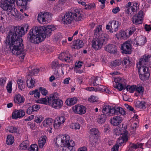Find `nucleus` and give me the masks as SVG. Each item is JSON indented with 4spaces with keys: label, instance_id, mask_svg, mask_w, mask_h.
Wrapping results in <instances>:
<instances>
[{
    "label": "nucleus",
    "instance_id": "61",
    "mask_svg": "<svg viewBox=\"0 0 151 151\" xmlns=\"http://www.w3.org/2000/svg\"><path fill=\"white\" fill-rule=\"evenodd\" d=\"M115 109L114 107L111 106V108L109 109V116H113L115 114Z\"/></svg>",
    "mask_w": 151,
    "mask_h": 151
},
{
    "label": "nucleus",
    "instance_id": "45",
    "mask_svg": "<svg viewBox=\"0 0 151 151\" xmlns=\"http://www.w3.org/2000/svg\"><path fill=\"white\" fill-rule=\"evenodd\" d=\"M7 130L10 133H17V128L13 126H9L8 127Z\"/></svg>",
    "mask_w": 151,
    "mask_h": 151
},
{
    "label": "nucleus",
    "instance_id": "20",
    "mask_svg": "<svg viewBox=\"0 0 151 151\" xmlns=\"http://www.w3.org/2000/svg\"><path fill=\"white\" fill-rule=\"evenodd\" d=\"M12 4L6 0H1L0 2V6L4 10L7 11L11 8Z\"/></svg>",
    "mask_w": 151,
    "mask_h": 151
},
{
    "label": "nucleus",
    "instance_id": "33",
    "mask_svg": "<svg viewBox=\"0 0 151 151\" xmlns=\"http://www.w3.org/2000/svg\"><path fill=\"white\" fill-rule=\"evenodd\" d=\"M17 82L19 89L21 91H23L25 87V82L21 79H19Z\"/></svg>",
    "mask_w": 151,
    "mask_h": 151
},
{
    "label": "nucleus",
    "instance_id": "9",
    "mask_svg": "<svg viewBox=\"0 0 151 151\" xmlns=\"http://www.w3.org/2000/svg\"><path fill=\"white\" fill-rule=\"evenodd\" d=\"M61 20L64 24H71L73 20V13L72 12H68L66 13L63 17H60Z\"/></svg>",
    "mask_w": 151,
    "mask_h": 151
},
{
    "label": "nucleus",
    "instance_id": "4",
    "mask_svg": "<svg viewBox=\"0 0 151 151\" xmlns=\"http://www.w3.org/2000/svg\"><path fill=\"white\" fill-rule=\"evenodd\" d=\"M28 39L32 43L38 44L44 40L45 36L42 35L37 27H33L28 34Z\"/></svg>",
    "mask_w": 151,
    "mask_h": 151
},
{
    "label": "nucleus",
    "instance_id": "24",
    "mask_svg": "<svg viewBox=\"0 0 151 151\" xmlns=\"http://www.w3.org/2000/svg\"><path fill=\"white\" fill-rule=\"evenodd\" d=\"M136 44L139 45H144L147 42L146 38L145 36H140L137 37L135 40Z\"/></svg>",
    "mask_w": 151,
    "mask_h": 151
},
{
    "label": "nucleus",
    "instance_id": "2",
    "mask_svg": "<svg viewBox=\"0 0 151 151\" xmlns=\"http://www.w3.org/2000/svg\"><path fill=\"white\" fill-rule=\"evenodd\" d=\"M101 25H99L95 29L94 35L98 36L94 38L92 41V47L96 50L101 49L108 40V36L106 34L101 33Z\"/></svg>",
    "mask_w": 151,
    "mask_h": 151
},
{
    "label": "nucleus",
    "instance_id": "11",
    "mask_svg": "<svg viewBox=\"0 0 151 151\" xmlns=\"http://www.w3.org/2000/svg\"><path fill=\"white\" fill-rule=\"evenodd\" d=\"M143 16V12L140 11L138 14H135L132 17V20L133 23L136 25L141 23Z\"/></svg>",
    "mask_w": 151,
    "mask_h": 151
},
{
    "label": "nucleus",
    "instance_id": "57",
    "mask_svg": "<svg viewBox=\"0 0 151 151\" xmlns=\"http://www.w3.org/2000/svg\"><path fill=\"white\" fill-rule=\"evenodd\" d=\"M29 151H38L37 145L36 144L32 145L29 148Z\"/></svg>",
    "mask_w": 151,
    "mask_h": 151
},
{
    "label": "nucleus",
    "instance_id": "8",
    "mask_svg": "<svg viewBox=\"0 0 151 151\" xmlns=\"http://www.w3.org/2000/svg\"><path fill=\"white\" fill-rule=\"evenodd\" d=\"M138 71L140 79L143 80L147 78L150 76V74L148 71V68L146 66H137Z\"/></svg>",
    "mask_w": 151,
    "mask_h": 151
},
{
    "label": "nucleus",
    "instance_id": "27",
    "mask_svg": "<svg viewBox=\"0 0 151 151\" xmlns=\"http://www.w3.org/2000/svg\"><path fill=\"white\" fill-rule=\"evenodd\" d=\"M83 43L82 40H77L74 41L73 48L74 49H79L82 48L83 46Z\"/></svg>",
    "mask_w": 151,
    "mask_h": 151
},
{
    "label": "nucleus",
    "instance_id": "52",
    "mask_svg": "<svg viewBox=\"0 0 151 151\" xmlns=\"http://www.w3.org/2000/svg\"><path fill=\"white\" fill-rule=\"evenodd\" d=\"M135 91L140 94H142L144 91V88L141 86H136Z\"/></svg>",
    "mask_w": 151,
    "mask_h": 151
},
{
    "label": "nucleus",
    "instance_id": "64",
    "mask_svg": "<svg viewBox=\"0 0 151 151\" xmlns=\"http://www.w3.org/2000/svg\"><path fill=\"white\" fill-rule=\"evenodd\" d=\"M6 78L5 77L0 78V85L1 86H4L6 83Z\"/></svg>",
    "mask_w": 151,
    "mask_h": 151
},
{
    "label": "nucleus",
    "instance_id": "63",
    "mask_svg": "<svg viewBox=\"0 0 151 151\" xmlns=\"http://www.w3.org/2000/svg\"><path fill=\"white\" fill-rule=\"evenodd\" d=\"M95 7V4L94 3H93L91 4H89L87 5V6L85 8L86 9H93Z\"/></svg>",
    "mask_w": 151,
    "mask_h": 151
},
{
    "label": "nucleus",
    "instance_id": "29",
    "mask_svg": "<svg viewBox=\"0 0 151 151\" xmlns=\"http://www.w3.org/2000/svg\"><path fill=\"white\" fill-rule=\"evenodd\" d=\"M53 123V120L51 118H48L45 120L42 123L43 126L48 127L52 126Z\"/></svg>",
    "mask_w": 151,
    "mask_h": 151
},
{
    "label": "nucleus",
    "instance_id": "21",
    "mask_svg": "<svg viewBox=\"0 0 151 151\" xmlns=\"http://www.w3.org/2000/svg\"><path fill=\"white\" fill-rule=\"evenodd\" d=\"M30 74H28L27 76L26 81L27 85L28 88H32L34 87L35 83V80L33 79L30 76Z\"/></svg>",
    "mask_w": 151,
    "mask_h": 151
},
{
    "label": "nucleus",
    "instance_id": "38",
    "mask_svg": "<svg viewBox=\"0 0 151 151\" xmlns=\"http://www.w3.org/2000/svg\"><path fill=\"white\" fill-rule=\"evenodd\" d=\"M77 101V99L76 97L67 99L66 101L67 104L69 106L73 105L75 104Z\"/></svg>",
    "mask_w": 151,
    "mask_h": 151
},
{
    "label": "nucleus",
    "instance_id": "51",
    "mask_svg": "<svg viewBox=\"0 0 151 151\" xmlns=\"http://www.w3.org/2000/svg\"><path fill=\"white\" fill-rule=\"evenodd\" d=\"M146 104L145 102L144 101H142L136 103V106L138 108L141 109H145L146 107Z\"/></svg>",
    "mask_w": 151,
    "mask_h": 151
},
{
    "label": "nucleus",
    "instance_id": "34",
    "mask_svg": "<svg viewBox=\"0 0 151 151\" xmlns=\"http://www.w3.org/2000/svg\"><path fill=\"white\" fill-rule=\"evenodd\" d=\"M122 64L123 65H125V68H129L132 66L133 63L129 59H125L124 60L122 61Z\"/></svg>",
    "mask_w": 151,
    "mask_h": 151
},
{
    "label": "nucleus",
    "instance_id": "14",
    "mask_svg": "<svg viewBox=\"0 0 151 151\" xmlns=\"http://www.w3.org/2000/svg\"><path fill=\"white\" fill-rule=\"evenodd\" d=\"M58 58L62 61L64 60L67 63H70L72 61V56L69 54L63 52L60 54Z\"/></svg>",
    "mask_w": 151,
    "mask_h": 151
},
{
    "label": "nucleus",
    "instance_id": "12",
    "mask_svg": "<svg viewBox=\"0 0 151 151\" xmlns=\"http://www.w3.org/2000/svg\"><path fill=\"white\" fill-rule=\"evenodd\" d=\"M132 47L130 41H127L122 45L121 49L122 52L125 54H130L132 52Z\"/></svg>",
    "mask_w": 151,
    "mask_h": 151
},
{
    "label": "nucleus",
    "instance_id": "1",
    "mask_svg": "<svg viewBox=\"0 0 151 151\" xmlns=\"http://www.w3.org/2000/svg\"><path fill=\"white\" fill-rule=\"evenodd\" d=\"M8 33V36L6 40V45L9 47L14 55H20L22 59H24L25 55L23 51V40L21 37L27 32L29 26L25 24L22 27L13 26Z\"/></svg>",
    "mask_w": 151,
    "mask_h": 151
},
{
    "label": "nucleus",
    "instance_id": "3",
    "mask_svg": "<svg viewBox=\"0 0 151 151\" xmlns=\"http://www.w3.org/2000/svg\"><path fill=\"white\" fill-rule=\"evenodd\" d=\"M69 136L65 135L63 138L57 137L55 141V146L57 147H63V151H75V144L74 142L69 139Z\"/></svg>",
    "mask_w": 151,
    "mask_h": 151
},
{
    "label": "nucleus",
    "instance_id": "26",
    "mask_svg": "<svg viewBox=\"0 0 151 151\" xmlns=\"http://www.w3.org/2000/svg\"><path fill=\"white\" fill-rule=\"evenodd\" d=\"M51 67L53 69L55 70L54 74L55 75L58 76V69L60 66L58 61L56 60L54 61L52 63Z\"/></svg>",
    "mask_w": 151,
    "mask_h": 151
},
{
    "label": "nucleus",
    "instance_id": "5",
    "mask_svg": "<svg viewBox=\"0 0 151 151\" xmlns=\"http://www.w3.org/2000/svg\"><path fill=\"white\" fill-rule=\"evenodd\" d=\"M37 27H38L41 34L45 35V38L46 37H49L51 34L52 31L55 30L56 29L52 25L47 26L46 27L38 26Z\"/></svg>",
    "mask_w": 151,
    "mask_h": 151
},
{
    "label": "nucleus",
    "instance_id": "35",
    "mask_svg": "<svg viewBox=\"0 0 151 151\" xmlns=\"http://www.w3.org/2000/svg\"><path fill=\"white\" fill-rule=\"evenodd\" d=\"M142 144L140 142L133 143H131L129 145L130 148H131L132 149H135L137 148H140L142 147Z\"/></svg>",
    "mask_w": 151,
    "mask_h": 151
},
{
    "label": "nucleus",
    "instance_id": "23",
    "mask_svg": "<svg viewBox=\"0 0 151 151\" xmlns=\"http://www.w3.org/2000/svg\"><path fill=\"white\" fill-rule=\"evenodd\" d=\"M105 49L108 52L115 54L117 52V48L115 45L111 44L108 45L105 47Z\"/></svg>",
    "mask_w": 151,
    "mask_h": 151
},
{
    "label": "nucleus",
    "instance_id": "56",
    "mask_svg": "<svg viewBox=\"0 0 151 151\" xmlns=\"http://www.w3.org/2000/svg\"><path fill=\"white\" fill-rule=\"evenodd\" d=\"M43 119V118L41 116H36L34 118V120L36 123H40L42 121Z\"/></svg>",
    "mask_w": 151,
    "mask_h": 151
},
{
    "label": "nucleus",
    "instance_id": "22",
    "mask_svg": "<svg viewBox=\"0 0 151 151\" xmlns=\"http://www.w3.org/2000/svg\"><path fill=\"white\" fill-rule=\"evenodd\" d=\"M149 57L148 55H145L143 56L139 60L138 64H137V66H145V65H147L149 60Z\"/></svg>",
    "mask_w": 151,
    "mask_h": 151
},
{
    "label": "nucleus",
    "instance_id": "32",
    "mask_svg": "<svg viewBox=\"0 0 151 151\" xmlns=\"http://www.w3.org/2000/svg\"><path fill=\"white\" fill-rule=\"evenodd\" d=\"M107 116L104 114H101L98 116L97 119L98 123L99 124H101L104 123L106 119Z\"/></svg>",
    "mask_w": 151,
    "mask_h": 151
},
{
    "label": "nucleus",
    "instance_id": "41",
    "mask_svg": "<svg viewBox=\"0 0 151 151\" xmlns=\"http://www.w3.org/2000/svg\"><path fill=\"white\" fill-rule=\"evenodd\" d=\"M29 146V142L27 140L23 141L21 143L19 146L22 150H26Z\"/></svg>",
    "mask_w": 151,
    "mask_h": 151
},
{
    "label": "nucleus",
    "instance_id": "7",
    "mask_svg": "<svg viewBox=\"0 0 151 151\" xmlns=\"http://www.w3.org/2000/svg\"><path fill=\"white\" fill-rule=\"evenodd\" d=\"M126 80L121 77H115L114 81L116 84L114 85V87L121 91L124 89L125 85H127Z\"/></svg>",
    "mask_w": 151,
    "mask_h": 151
},
{
    "label": "nucleus",
    "instance_id": "44",
    "mask_svg": "<svg viewBox=\"0 0 151 151\" xmlns=\"http://www.w3.org/2000/svg\"><path fill=\"white\" fill-rule=\"evenodd\" d=\"M139 9V5L138 4L135 3L133 4L132 6L130 7V11L132 13V12H135L137 10ZM132 15L133 14V13H132Z\"/></svg>",
    "mask_w": 151,
    "mask_h": 151
},
{
    "label": "nucleus",
    "instance_id": "25",
    "mask_svg": "<svg viewBox=\"0 0 151 151\" xmlns=\"http://www.w3.org/2000/svg\"><path fill=\"white\" fill-rule=\"evenodd\" d=\"M109 24H111V28L114 32H116L118 30V28L120 26L121 24L117 21L113 20L110 21Z\"/></svg>",
    "mask_w": 151,
    "mask_h": 151
},
{
    "label": "nucleus",
    "instance_id": "18",
    "mask_svg": "<svg viewBox=\"0 0 151 151\" xmlns=\"http://www.w3.org/2000/svg\"><path fill=\"white\" fill-rule=\"evenodd\" d=\"M123 121L122 118L119 116H114L110 120V123L113 126H117Z\"/></svg>",
    "mask_w": 151,
    "mask_h": 151
},
{
    "label": "nucleus",
    "instance_id": "31",
    "mask_svg": "<svg viewBox=\"0 0 151 151\" xmlns=\"http://www.w3.org/2000/svg\"><path fill=\"white\" fill-rule=\"evenodd\" d=\"M52 99H51L50 96L49 97L47 96L45 97V98L39 99V100H38V102L39 103H41L47 105L48 104L49 105H50V101Z\"/></svg>",
    "mask_w": 151,
    "mask_h": 151
},
{
    "label": "nucleus",
    "instance_id": "17",
    "mask_svg": "<svg viewBox=\"0 0 151 151\" xmlns=\"http://www.w3.org/2000/svg\"><path fill=\"white\" fill-rule=\"evenodd\" d=\"M73 19L76 21H79L81 20L82 19V11L80 10L76 9L72 12Z\"/></svg>",
    "mask_w": 151,
    "mask_h": 151
},
{
    "label": "nucleus",
    "instance_id": "48",
    "mask_svg": "<svg viewBox=\"0 0 151 151\" xmlns=\"http://www.w3.org/2000/svg\"><path fill=\"white\" fill-rule=\"evenodd\" d=\"M132 5V3L131 2H129L127 4L125 7L126 8L125 11L127 14H129L132 15V12L130 11V8Z\"/></svg>",
    "mask_w": 151,
    "mask_h": 151
},
{
    "label": "nucleus",
    "instance_id": "36",
    "mask_svg": "<svg viewBox=\"0 0 151 151\" xmlns=\"http://www.w3.org/2000/svg\"><path fill=\"white\" fill-rule=\"evenodd\" d=\"M111 106L106 105L103 106L102 109V114H104L108 116H109V109L111 108Z\"/></svg>",
    "mask_w": 151,
    "mask_h": 151
},
{
    "label": "nucleus",
    "instance_id": "47",
    "mask_svg": "<svg viewBox=\"0 0 151 151\" xmlns=\"http://www.w3.org/2000/svg\"><path fill=\"white\" fill-rule=\"evenodd\" d=\"M11 8L7 11L10 12L11 14L13 16H15L18 13V11L17 9L12 7V5H11Z\"/></svg>",
    "mask_w": 151,
    "mask_h": 151
},
{
    "label": "nucleus",
    "instance_id": "37",
    "mask_svg": "<svg viewBox=\"0 0 151 151\" xmlns=\"http://www.w3.org/2000/svg\"><path fill=\"white\" fill-rule=\"evenodd\" d=\"M116 36L117 37H121L123 39H126L129 37L127 34L126 32L125 31H120L119 33L116 34Z\"/></svg>",
    "mask_w": 151,
    "mask_h": 151
},
{
    "label": "nucleus",
    "instance_id": "46",
    "mask_svg": "<svg viewBox=\"0 0 151 151\" xmlns=\"http://www.w3.org/2000/svg\"><path fill=\"white\" fill-rule=\"evenodd\" d=\"M45 138L46 137H44L39 139L38 140V146L40 148H41L43 147L46 142V140Z\"/></svg>",
    "mask_w": 151,
    "mask_h": 151
},
{
    "label": "nucleus",
    "instance_id": "40",
    "mask_svg": "<svg viewBox=\"0 0 151 151\" xmlns=\"http://www.w3.org/2000/svg\"><path fill=\"white\" fill-rule=\"evenodd\" d=\"M89 133L90 134V136H98L99 131L97 129L95 128H92L90 130Z\"/></svg>",
    "mask_w": 151,
    "mask_h": 151
},
{
    "label": "nucleus",
    "instance_id": "54",
    "mask_svg": "<svg viewBox=\"0 0 151 151\" xmlns=\"http://www.w3.org/2000/svg\"><path fill=\"white\" fill-rule=\"evenodd\" d=\"M70 127L75 129H79L80 127V125L78 123H72L70 125Z\"/></svg>",
    "mask_w": 151,
    "mask_h": 151
},
{
    "label": "nucleus",
    "instance_id": "53",
    "mask_svg": "<svg viewBox=\"0 0 151 151\" xmlns=\"http://www.w3.org/2000/svg\"><path fill=\"white\" fill-rule=\"evenodd\" d=\"M62 124L61 123V122H60L59 121L56 119L53 124V126L55 129H58L60 128Z\"/></svg>",
    "mask_w": 151,
    "mask_h": 151
},
{
    "label": "nucleus",
    "instance_id": "43",
    "mask_svg": "<svg viewBox=\"0 0 151 151\" xmlns=\"http://www.w3.org/2000/svg\"><path fill=\"white\" fill-rule=\"evenodd\" d=\"M14 138L13 136L10 135H8L7 137L6 140V144L8 145H11L14 142Z\"/></svg>",
    "mask_w": 151,
    "mask_h": 151
},
{
    "label": "nucleus",
    "instance_id": "15",
    "mask_svg": "<svg viewBox=\"0 0 151 151\" xmlns=\"http://www.w3.org/2000/svg\"><path fill=\"white\" fill-rule=\"evenodd\" d=\"M50 102V105L55 108L59 109L63 105V101L58 98L55 99H52Z\"/></svg>",
    "mask_w": 151,
    "mask_h": 151
},
{
    "label": "nucleus",
    "instance_id": "59",
    "mask_svg": "<svg viewBox=\"0 0 151 151\" xmlns=\"http://www.w3.org/2000/svg\"><path fill=\"white\" fill-rule=\"evenodd\" d=\"M40 91L42 95L46 96L48 92L45 88L41 87L39 88Z\"/></svg>",
    "mask_w": 151,
    "mask_h": 151
},
{
    "label": "nucleus",
    "instance_id": "39",
    "mask_svg": "<svg viewBox=\"0 0 151 151\" xmlns=\"http://www.w3.org/2000/svg\"><path fill=\"white\" fill-rule=\"evenodd\" d=\"M122 60L120 59H116L112 61L110 65L112 67L119 66L122 63Z\"/></svg>",
    "mask_w": 151,
    "mask_h": 151
},
{
    "label": "nucleus",
    "instance_id": "58",
    "mask_svg": "<svg viewBox=\"0 0 151 151\" xmlns=\"http://www.w3.org/2000/svg\"><path fill=\"white\" fill-rule=\"evenodd\" d=\"M12 82L10 81L9 83H8L6 87V89L8 92L9 93H11L12 91Z\"/></svg>",
    "mask_w": 151,
    "mask_h": 151
},
{
    "label": "nucleus",
    "instance_id": "6",
    "mask_svg": "<svg viewBox=\"0 0 151 151\" xmlns=\"http://www.w3.org/2000/svg\"><path fill=\"white\" fill-rule=\"evenodd\" d=\"M51 18V14L49 12H46L43 13L41 12L38 14L37 20L40 23L45 24L49 22Z\"/></svg>",
    "mask_w": 151,
    "mask_h": 151
},
{
    "label": "nucleus",
    "instance_id": "13",
    "mask_svg": "<svg viewBox=\"0 0 151 151\" xmlns=\"http://www.w3.org/2000/svg\"><path fill=\"white\" fill-rule=\"evenodd\" d=\"M30 0H17L16 3L18 7L20 9V11L23 12L24 11L27 9V1Z\"/></svg>",
    "mask_w": 151,
    "mask_h": 151
},
{
    "label": "nucleus",
    "instance_id": "30",
    "mask_svg": "<svg viewBox=\"0 0 151 151\" xmlns=\"http://www.w3.org/2000/svg\"><path fill=\"white\" fill-rule=\"evenodd\" d=\"M98 136H93L90 137L89 142L91 146L94 147L98 143Z\"/></svg>",
    "mask_w": 151,
    "mask_h": 151
},
{
    "label": "nucleus",
    "instance_id": "50",
    "mask_svg": "<svg viewBox=\"0 0 151 151\" xmlns=\"http://www.w3.org/2000/svg\"><path fill=\"white\" fill-rule=\"evenodd\" d=\"M132 5V3L131 2H129L127 4L125 7L126 8L125 11L127 14H129L132 15V12L130 11V8Z\"/></svg>",
    "mask_w": 151,
    "mask_h": 151
},
{
    "label": "nucleus",
    "instance_id": "10",
    "mask_svg": "<svg viewBox=\"0 0 151 151\" xmlns=\"http://www.w3.org/2000/svg\"><path fill=\"white\" fill-rule=\"evenodd\" d=\"M128 132L126 130L125 128L124 129L120 128L119 129L116 130L114 134L116 135H119L123 134L121 138H119V139L122 140V142H126L128 140L127 135Z\"/></svg>",
    "mask_w": 151,
    "mask_h": 151
},
{
    "label": "nucleus",
    "instance_id": "60",
    "mask_svg": "<svg viewBox=\"0 0 151 151\" xmlns=\"http://www.w3.org/2000/svg\"><path fill=\"white\" fill-rule=\"evenodd\" d=\"M97 99H98L96 97L94 96H91L88 98V100L90 102H96L98 101Z\"/></svg>",
    "mask_w": 151,
    "mask_h": 151
},
{
    "label": "nucleus",
    "instance_id": "62",
    "mask_svg": "<svg viewBox=\"0 0 151 151\" xmlns=\"http://www.w3.org/2000/svg\"><path fill=\"white\" fill-rule=\"evenodd\" d=\"M39 71V69L38 68H36L35 69H32L31 72H29L28 74H30L31 76L37 74Z\"/></svg>",
    "mask_w": 151,
    "mask_h": 151
},
{
    "label": "nucleus",
    "instance_id": "19",
    "mask_svg": "<svg viewBox=\"0 0 151 151\" xmlns=\"http://www.w3.org/2000/svg\"><path fill=\"white\" fill-rule=\"evenodd\" d=\"M25 115V112L22 109L19 110H15L14 111L12 114V118L13 119H17L20 118Z\"/></svg>",
    "mask_w": 151,
    "mask_h": 151
},
{
    "label": "nucleus",
    "instance_id": "42",
    "mask_svg": "<svg viewBox=\"0 0 151 151\" xmlns=\"http://www.w3.org/2000/svg\"><path fill=\"white\" fill-rule=\"evenodd\" d=\"M136 85L132 86H127V85H125V87H124L123 89H126L127 91H128L130 93H133L134 91H135Z\"/></svg>",
    "mask_w": 151,
    "mask_h": 151
},
{
    "label": "nucleus",
    "instance_id": "55",
    "mask_svg": "<svg viewBox=\"0 0 151 151\" xmlns=\"http://www.w3.org/2000/svg\"><path fill=\"white\" fill-rule=\"evenodd\" d=\"M105 87L104 86L101 85H99V86H97V87L95 88V91H104V90H105Z\"/></svg>",
    "mask_w": 151,
    "mask_h": 151
},
{
    "label": "nucleus",
    "instance_id": "49",
    "mask_svg": "<svg viewBox=\"0 0 151 151\" xmlns=\"http://www.w3.org/2000/svg\"><path fill=\"white\" fill-rule=\"evenodd\" d=\"M132 5V3L131 2H129L127 4L125 7L126 8L125 11L127 14H129L132 15V12L130 11V8Z\"/></svg>",
    "mask_w": 151,
    "mask_h": 151
},
{
    "label": "nucleus",
    "instance_id": "16",
    "mask_svg": "<svg viewBox=\"0 0 151 151\" xmlns=\"http://www.w3.org/2000/svg\"><path fill=\"white\" fill-rule=\"evenodd\" d=\"M73 110L75 113L79 114H84L86 112V107L82 105H76L73 107Z\"/></svg>",
    "mask_w": 151,
    "mask_h": 151
},
{
    "label": "nucleus",
    "instance_id": "28",
    "mask_svg": "<svg viewBox=\"0 0 151 151\" xmlns=\"http://www.w3.org/2000/svg\"><path fill=\"white\" fill-rule=\"evenodd\" d=\"M14 101L15 103L21 104L24 102V98L23 96H21L19 94H18L15 95Z\"/></svg>",
    "mask_w": 151,
    "mask_h": 151
}]
</instances>
